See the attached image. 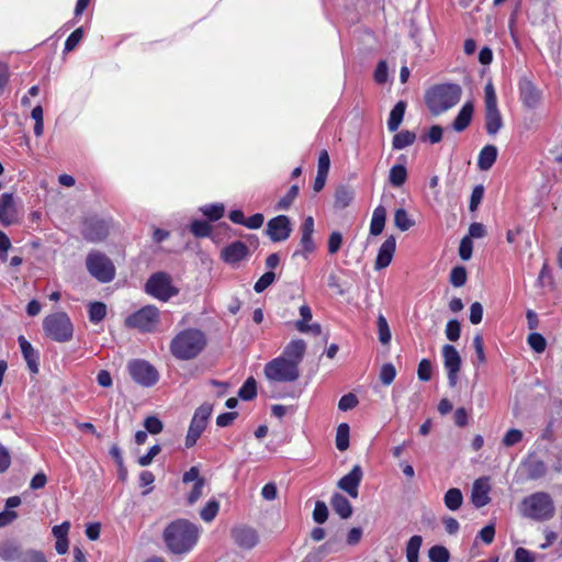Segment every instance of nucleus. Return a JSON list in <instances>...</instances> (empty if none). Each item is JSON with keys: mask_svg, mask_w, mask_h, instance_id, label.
Listing matches in <instances>:
<instances>
[{"mask_svg": "<svg viewBox=\"0 0 562 562\" xmlns=\"http://www.w3.org/2000/svg\"><path fill=\"white\" fill-rule=\"evenodd\" d=\"M200 529L187 519H177L164 530L162 539L167 549L177 555L187 554L196 546Z\"/></svg>", "mask_w": 562, "mask_h": 562, "instance_id": "obj_1", "label": "nucleus"}, {"mask_svg": "<svg viewBox=\"0 0 562 562\" xmlns=\"http://www.w3.org/2000/svg\"><path fill=\"white\" fill-rule=\"evenodd\" d=\"M207 345L205 333L199 328L180 330L171 339L170 353L178 360H192L199 357Z\"/></svg>", "mask_w": 562, "mask_h": 562, "instance_id": "obj_2", "label": "nucleus"}, {"mask_svg": "<svg viewBox=\"0 0 562 562\" xmlns=\"http://www.w3.org/2000/svg\"><path fill=\"white\" fill-rule=\"evenodd\" d=\"M461 94L462 89L459 85H440L427 93L426 103L434 115H439L453 108L460 101Z\"/></svg>", "mask_w": 562, "mask_h": 562, "instance_id": "obj_3", "label": "nucleus"}, {"mask_svg": "<svg viewBox=\"0 0 562 562\" xmlns=\"http://www.w3.org/2000/svg\"><path fill=\"white\" fill-rule=\"evenodd\" d=\"M519 512L533 520H548L554 514L553 501L548 493L537 492L521 501Z\"/></svg>", "mask_w": 562, "mask_h": 562, "instance_id": "obj_4", "label": "nucleus"}, {"mask_svg": "<svg viewBox=\"0 0 562 562\" xmlns=\"http://www.w3.org/2000/svg\"><path fill=\"white\" fill-rule=\"evenodd\" d=\"M45 334L55 341L65 342L72 337V324L68 315L57 312L46 316L43 321Z\"/></svg>", "mask_w": 562, "mask_h": 562, "instance_id": "obj_5", "label": "nucleus"}, {"mask_svg": "<svg viewBox=\"0 0 562 562\" xmlns=\"http://www.w3.org/2000/svg\"><path fill=\"white\" fill-rule=\"evenodd\" d=\"M263 373L267 380L274 383H291L300 376L299 368L280 356L266 363Z\"/></svg>", "mask_w": 562, "mask_h": 562, "instance_id": "obj_6", "label": "nucleus"}, {"mask_svg": "<svg viewBox=\"0 0 562 562\" xmlns=\"http://www.w3.org/2000/svg\"><path fill=\"white\" fill-rule=\"evenodd\" d=\"M160 322L159 310L154 305H147L125 318V326L139 331H154Z\"/></svg>", "mask_w": 562, "mask_h": 562, "instance_id": "obj_7", "label": "nucleus"}, {"mask_svg": "<svg viewBox=\"0 0 562 562\" xmlns=\"http://www.w3.org/2000/svg\"><path fill=\"white\" fill-rule=\"evenodd\" d=\"M485 128L487 134L495 135L503 126L501 112L497 108V98L494 86L488 82L484 88Z\"/></svg>", "mask_w": 562, "mask_h": 562, "instance_id": "obj_8", "label": "nucleus"}, {"mask_svg": "<svg viewBox=\"0 0 562 562\" xmlns=\"http://www.w3.org/2000/svg\"><path fill=\"white\" fill-rule=\"evenodd\" d=\"M86 266L89 273L100 282H110L115 276V268L112 261L99 251L88 255Z\"/></svg>", "mask_w": 562, "mask_h": 562, "instance_id": "obj_9", "label": "nucleus"}, {"mask_svg": "<svg viewBox=\"0 0 562 562\" xmlns=\"http://www.w3.org/2000/svg\"><path fill=\"white\" fill-rule=\"evenodd\" d=\"M127 371L134 382L150 387L159 380V373L148 361L142 359H133L127 363Z\"/></svg>", "mask_w": 562, "mask_h": 562, "instance_id": "obj_10", "label": "nucleus"}, {"mask_svg": "<svg viewBox=\"0 0 562 562\" xmlns=\"http://www.w3.org/2000/svg\"><path fill=\"white\" fill-rule=\"evenodd\" d=\"M212 405L207 403H204L196 408L186 436L187 448H191L196 443L198 439L201 437L207 425V420L212 414Z\"/></svg>", "mask_w": 562, "mask_h": 562, "instance_id": "obj_11", "label": "nucleus"}, {"mask_svg": "<svg viewBox=\"0 0 562 562\" xmlns=\"http://www.w3.org/2000/svg\"><path fill=\"white\" fill-rule=\"evenodd\" d=\"M146 292L151 296L166 302L170 297L175 296L178 293V290L172 286L168 274L158 272L148 279L146 283Z\"/></svg>", "mask_w": 562, "mask_h": 562, "instance_id": "obj_12", "label": "nucleus"}, {"mask_svg": "<svg viewBox=\"0 0 562 562\" xmlns=\"http://www.w3.org/2000/svg\"><path fill=\"white\" fill-rule=\"evenodd\" d=\"M443 366L448 373V382L451 387L458 384V373L461 368V357L452 345L442 347Z\"/></svg>", "mask_w": 562, "mask_h": 562, "instance_id": "obj_13", "label": "nucleus"}, {"mask_svg": "<svg viewBox=\"0 0 562 562\" xmlns=\"http://www.w3.org/2000/svg\"><path fill=\"white\" fill-rule=\"evenodd\" d=\"M266 232L269 238L274 243L286 240L292 232L289 217L278 215L271 218L267 224Z\"/></svg>", "mask_w": 562, "mask_h": 562, "instance_id": "obj_14", "label": "nucleus"}, {"mask_svg": "<svg viewBox=\"0 0 562 562\" xmlns=\"http://www.w3.org/2000/svg\"><path fill=\"white\" fill-rule=\"evenodd\" d=\"M231 533L235 544L244 550L255 548L259 541L257 530L246 525L235 526Z\"/></svg>", "mask_w": 562, "mask_h": 562, "instance_id": "obj_15", "label": "nucleus"}, {"mask_svg": "<svg viewBox=\"0 0 562 562\" xmlns=\"http://www.w3.org/2000/svg\"><path fill=\"white\" fill-rule=\"evenodd\" d=\"M520 100L528 109H536L542 100L541 91L528 79L524 78L519 82Z\"/></svg>", "mask_w": 562, "mask_h": 562, "instance_id": "obj_16", "label": "nucleus"}, {"mask_svg": "<svg viewBox=\"0 0 562 562\" xmlns=\"http://www.w3.org/2000/svg\"><path fill=\"white\" fill-rule=\"evenodd\" d=\"M362 476L363 472L361 467L359 464H356L348 474H346L338 481L337 485L349 496L356 498L358 497V488L362 480Z\"/></svg>", "mask_w": 562, "mask_h": 562, "instance_id": "obj_17", "label": "nucleus"}, {"mask_svg": "<svg viewBox=\"0 0 562 562\" xmlns=\"http://www.w3.org/2000/svg\"><path fill=\"white\" fill-rule=\"evenodd\" d=\"M19 221V212L11 193H3L0 196V223L4 226L12 225Z\"/></svg>", "mask_w": 562, "mask_h": 562, "instance_id": "obj_18", "label": "nucleus"}, {"mask_svg": "<svg viewBox=\"0 0 562 562\" xmlns=\"http://www.w3.org/2000/svg\"><path fill=\"white\" fill-rule=\"evenodd\" d=\"M491 492L490 479L486 476L480 477L474 481L471 491V501L473 505L481 508L491 502L488 496Z\"/></svg>", "mask_w": 562, "mask_h": 562, "instance_id": "obj_19", "label": "nucleus"}, {"mask_svg": "<svg viewBox=\"0 0 562 562\" xmlns=\"http://www.w3.org/2000/svg\"><path fill=\"white\" fill-rule=\"evenodd\" d=\"M248 256L249 249L241 241H234L221 251V258L228 265H236Z\"/></svg>", "mask_w": 562, "mask_h": 562, "instance_id": "obj_20", "label": "nucleus"}, {"mask_svg": "<svg viewBox=\"0 0 562 562\" xmlns=\"http://www.w3.org/2000/svg\"><path fill=\"white\" fill-rule=\"evenodd\" d=\"M109 234L108 223L102 220H89L83 227V236L90 241H101Z\"/></svg>", "mask_w": 562, "mask_h": 562, "instance_id": "obj_21", "label": "nucleus"}, {"mask_svg": "<svg viewBox=\"0 0 562 562\" xmlns=\"http://www.w3.org/2000/svg\"><path fill=\"white\" fill-rule=\"evenodd\" d=\"M305 351V341L303 339H293L284 347L280 357H283L289 362L295 364V368H299V364L304 358Z\"/></svg>", "mask_w": 562, "mask_h": 562, "instance_id": "obj_22", "label": "nucleus"}, {"mask_svg": "<svg viewBox=\"0 0 562 562\" xmlns=\"http://www.w3.org/2000/svg\"><path fill=\"white\" fill-rule=\"evenodd\" d=\"M300 316L301 319L295 322V328L303 334H312L314 336H318L322 334V327L319 324H308L312 319V310L308 305H302L300 307Z\"/></svg>", "mask_w": 562, "mask_h": 562, "instance_id": "obj_23", "label": "nucleus"}, {"mask_svg": "<svg viewBox=\"0 0 562 562\" xmlns=\"http://www.w3.org/2000/svg\"><path fill=\"white\" fill-rule=\"evenodd\" d=\"M395 248H396L395 237L389 236L383 241V244L381 245V247L379 249V252H378V256L375 259V263H374L375 270L384 269L391 263L393 255L395 252Z\"/></svg>", "mask_w": 562, "mask_h": 562, "instance_id": "obj_24", "label": "nucleus"}, {"mask_svg": "<svg viewBox=\"0 0 562 562\" xmlns=\"http://www.w3.org/2000/svg\"><path fill=\"white\" fill-rule=\"evenodd\" d=\"M314 220L307 216L301 225V240L300 245L304 256L312 254L315 250V243L313 240Z\"/></svg>", "mask_w": 562, "mask_h": 562, "instance_id": "obj_25", "label": "nucleus"}, {"mask_svg": "<svg viewBox=\"0 0 562 562\" xmlns=\"http://www.w3.org/2000/svg\"><path fill=\"white\" fill-rule=\"evenodd\" d=\"M521 467L527 474L529 480H538L546 475L547 465L546 463L537 458L535 454H530L522 463Z\"/></svg>", "mask_w": 562, "mask_h": 562, "instance_id": "obj_26", "label": "nucleus"}, {"mask_svg": "<svg viewBox=\"0 0 562 562\" xmlns=\"http://www.w3.org/2000/svg\"><path fill=\"white\" fill-rule=\"evenodd\" d=\"M19 345L23 355V358L25 359L29 369L33 373L38 372V353L34 350L32 345L23 337H19Z\"/></svg>", "mask_w": 562, "mask_h": 562, "instance_id": "obj_27", "label": "nucleus"}, {"mask_svg": "<svg viewBox=\"0 0 562 562\" xmlns=\"http://www.w3.org/2000/svg\"><path fill=\"white\" fill-rule=\"evenodd\" d=\"M497 158V148L494 145L484 146L477 157V167L486 171L492 168Z\"/></svg>", "mask_w": 562, "mask_h": 562, "instance_id": "obj_28", "label": "nucleus"}, {"mask_svg": "<svg viewBox=\"0 0 562 562\" xmlns=\"http://www.w3.org/2000/svg\"><path fill=\"white\" fill-rule=\"evenodd\" d=\"M386 210L384 206L379 205L373 210L372 218L370 223V234L373 236L380 235L385 225Z\"/></svg>", "mask_w": 562, "mask_h": 562, "instance_id": "obj_29", "label": "nucleus"}, {"mask_svg": "<svg viewBox=\"0 0 562 562\" xmlns=\"http://www.w3.org/2000/svg\"><path fill=\"white\" fill-rule=\"evenodd\" d=\"M473 115V105L471 103H465L461 110L459 111L457 117L453 121L452 127L457 132H462L465 130L471 123Z\"/></svg>", "mask_w": 562, "mask_h": 562, "instance_id": "obj_30", "label": "nucleus"}, {"mask_svg": "<svg viewBox=\"0 0 562 562\" xmlns=\"http://www.w3.org/2000/svg\"><path fill=\"white\" fill-rule=\"evenodd\" d=\"M331 506L334 510L342 518L347 519L352 514V506L350 502L341 494H334L331 497Z\"/></svg>", "mask_w": 562, "mask_h": 562, "instance_id": "obj_31", "label": "nucleus"}, {"mask_svg": "<svg viewBox=\"0 0 562 562\" xmlns=\"http://www.w3.org/2000/svg\"><path fill=\"white\" fill-rule=\"evenodd\" d=\"M405 109L406 103L404 101H398L391 110L387 120V127L391 132H395L401 125L404 117Z\"/></svg>", "mask_w": 562, "mask_h": 562, "instance_id": "obj_32", "label": "nucleus"}, {"mask_svg": "<svg viewBox=\"0 0 562 562\" xmlns=\"http://www.w3.org/2000/svg\"><path fill=\"white\" fill-rule=\"evenodd\" d=\"M23 552L24 551L12 542H3L0 546V558L5 562H19Z\"/></svg>", "mask_w": 562, "mask_h": 562, "instance_id": "obj_33", "label": "nucleus"}, {"mask_svg": "<svg viewBox=\"0 0 562 562\" xmlns=\"http://www.w3.org/2000/svg\"><path fill=\"white\" fill-rule=\"evenodd\" d=\"M445 505L450 510H458L463 503V495L459 488H449L443 496Z\"/></svg>", "mask_w": 562, "mask_h": 562, "instance_id": "obj_34", "label": "nucleus"}, {"mask_svg": "<svg viewBox=\"0 0 562 562\" xmlns=\"http://www.w3.org/2000/svg\"><path fill=\"white\" fill-rule=\"evenodd\" d=\"M407 179V170L404 165H394L390 169L389 181L393 187H402Z\"/></svg>", "mask_w": 562, "mask_h": 562, "instance_id": "obj_35", "label": "nucleus"}, {"mask_svg": "<svg viewBox=\"0 0 562 562\" xmlns=\"http://www.w3.org/2000/svg\"><path fill=\"white\" fill-rule=\"evenodd\" d=\"M355 193L351 189L340 187L335 193V206L338 209L347 207L353 200Z\"/></svg>", "mask_w": 562, "mask_h": 562, "instance_id": "obj_36", "label": "nucleus"}, {"mask_svg": "<svg viewBox=\"0 0 562 562\" xmlns=\"http://www.w3.org/2000/svg\"><path fill=\"white\" fill-rule=\"evenodd\" d=\"M200 212L206 216L210 221H217L223 217L225 206L222 203L203 205L200 207Z\"/></svg>", "mask_w": 562, "mask_h": 562, "instance_id": "obj_37", "label": "nucleus"}, {"mask_svg": "<svg viewBox=\"0 0 562 562\" xmlns=\"http://www.w3.org/2000/svg\"><path fill=\"white\" fill-rule=\"evenodd\" d=\"M349 425L346 423L340 424L336 431V447L339 451H345L349 447Z\"/></svg>", "mask_w": 562, "mask_h": 562, "instance_id": "obj_38", "label": "nucleus"}, {"mask_svg": "<svg viewBox=\"0 0 562 562\" xmlns=\"http://www.w3.org/2000/svg\"><path fill=\"white\" fill-rule=\"evenodd\" d=\"M416 139V135L409 131H402L394 135L393 137V147L395 149H403L409 145H412Z\"/></svg>", "mask_w": 562, "mask_h": 562, "instance_id": "obj_39", "label": "nucleus"}, {"mask_svg": "<svg viewBox=\"0 0 562 562\" xmlns=\"http://www.w3.org/2000/svg\"><path fill=\"white\" fill-rule=\"evenodd\" d=\"M257 395V383L252 376H249L238 391V396L244 401H250Z\"/></svg>", "mask_w": 562, "mask_h": 562, "instance_id": "obj_40", "label": "nucleus"}, {"mask_svg": "<svg viewBox=\"0 0 562 562\" xmlns=\"http://www.w3.org/2000/svg\"><path fill=\"white\" fill-rule=\"evenodd\" d=\"M394 225L402 232H405L414 225V221L409 218L404 209H397L394 213Z\"/></svg>", "mask_w": 562, "mask_h": 562, "instance_id": "obj_41", "label": "nucleus"}, {"mask_svg": "<svg viewBox=\"0 0 562 562\" xmlns=\"http://www.w3.org/2000/svg\"><path fill=\"white\" fill-rule=\"evenodd\" d=\"M378 333H379V340L382 345H389L391 341V330L387 324L386 318L380 314L378 317Z\"/></svg>", "mask_w": 562, "mask_h": 562, "instance_id": "obj_42", "label": "nucleus"}, {"mask_svg": "<svg viewBox=\"0 0 562 562\" xmlns=\"http://www.w3.org/2000/svg\"><path fill=\"white\" fill-rule=\"evenodd\" d=\"M106 315V306L101 302H93L89 306V319L92 323L101 322Z\"/></svg>", "mask_w": 562, "mask_h": 562, "instance_id": "obj_43", "label": "nucleus"}, {"mask_svg": "<svg viewBox=\"0 0 562 562\" xmlns=\"http://www.w3.org/2000/svg\"><path fill=\"white\" fill-rule=\"evenodd\" d=\"M191 233L198 237H207L212 232V226L205 221L195 220L190 225Z\"/></svg>", "mask_w": 562, "mask_h": 562, "instance_id": "obj_44", "label": "nucleus"}, {"mask_svg": "<svg viewBox=\"0 0 562 562\" xmlns=\"http://www.w3.org/2000/svg\"><path fill=\"white\" fill-rule=\"evenodd\" d=\"M428 557L431 562H449L450 553L442 546H434L429 549Z\"/></svg>", "mask_w": 562, "mask_h": 562, "instance_id": "obj_45", "label": "nucleus"}, {"mask_svg": "<svg viewBox=\"0 0 562 562\" xmlns=\"http://www.w3.org/2000/svg\"><path fill=\"white\" fill-rule=\"evenodd\" d=\"M218 509H220V504L217 501H215V499L209 501L200 513L201 518L204 521L210 522L216 517Z\"/></svg>", "mask_w": 562, "mask_h": 562, "instance_id": "obj_46", "label": "nucleus"}, {"mask_svg": "<svg viewBox=\"0 0 562 562\" xmlns=\"http://www.w3.org/2000/svg\"><path fill=\"white\" fill-rule=\"evenodd\" d=\"M297 194H299V186L293 184L290 188V190L288 191V193L278 201L277 209L278 210H288L291 206V204L293 203V201L295 200V198L297 196Z\"/></svg>", "mask_w": 562, "mask_h": 562, "instance_id": "obj_47", "label": "nucleus"}, {"mask_svg": "<svg viewBox=\"0 0 562 562\" xmlns=\"http://www.w3.org/2000/svg\"><path fill=\"white\" fill-rule=\"evenodd\" d=\"M530 348L536 352H543L547 347L544 337L539 333H531L527 339Z\"/></svg>", "mask_w": 562, "mask_h": 562, "instance_id": "obj_48", "label": "nucleus"}, {"mask_svg": "<svg viewBox=\"0 0 562 562\" xmlns=\"http://www.w3.org/2000/svg\"><path fill=\"white\" fill-rule=\"evenodd\" d=\"M450 282L453 286H462L467 282V270L464 267H454L450 273Z\"/></svg>", "mask_w": 562, "mask_h": 562, "instance_id": "obj_49", "label": "nucleus"}, {"mask_svg": "<svg viewBox=\"0 0 562 562\" xmlns=\"http://www.w3.org/2000/svg\"><path fill=\"white\" fill-rule=\"evenodd\" d=\"M396 376V369L392 363H384L380 371V380L383 385H390Z\"/></svg>", "mask_w": 562, "mask_h": 562, "instance_id": "obj_50", "label": "nucleus"}, {"mask_svg": "<svg viewBox=\"0 0 562 562\" xmlns=\"http://www.w3.org/2000/svg\"><path fill=\"white\" fill-rule=\"evenodd\" d=\"M524 434L521 430L512 428L503 437L502 443L505 447H513L522 440Z\"/></svg>", "mask_w": 562, "mask_h": 562, "instance_id": "obj_51", "label": "nucleus"}, {"mask_svg": "<svg viewBox=\"0 0 562 562\" xmlns=\"http://www.w3.org/2000/svg\"><path fill=\"white\" fill-rule=\"evenodd\" d=\"M274 279L276 274L272 271H268L265 274H262L254 285L255 292H263L268 286H270L274 282Z\"/></svg>", "mask_w": 562, "mask_h": 562, "instance_id": "obj_52", "label": "nucleus"}, {"mask_svg": "<svg viewBox=\"0 0 562 562\" xmlns=\"http://www.w3.org/2000/svg\"><path fill=\"white\" fill-rule=\"evenodd\" d=\"M328 518V509L324 502L317 501L313 512V519L317 524H324Z\"/></svg>", "mask_w": 562, "mask_h": 562, "instance_id": "obj_53", "label": "nucleus"}, {"mask_svg": "<svg viewBox=\"0 0 562 562\" xmlns=\"http://www.w3.org/2000/svg\"><path fill=\"white\" fill-rule=\"evenodd\" d=\"M205 486V480H198L194 483L192 491L189 493L187 502L189 505L195 504L203 495V488Z\"/></svg>", "mask_w": 562, "mask_h": 562, "instance_id": "obj_54", "label": "nucleus"}, {"mask_svg": "<svg viewBox=\"0 0 562 562\" xmlns=\"http://www.w3.org/2000/svg\"><path fill=\"white\" fill-rule=\"evenodd\" d=\"M359 401L357 396L352 393L345 394L340 397L338 402V408L342 412L352 409L358 405Z\"/></svg>", "mask_w": 562, "mask_h": 562, "instance_id": "obj_55", "label": "nucleus"}, {"mask_svg": "<svg viewBox=\"0 0 562 562\" xmlns=\"http://www.w3.org/2000/svg\"><path fill=\"white\" fill-rule=\"evenodd\" d=\"M144 427L147 432L153 435H157L162 431L164 425L159 418L156 416H149L144 422Z\"/></svg>", "mask_w": 562, "mask_h": 562, "instance_id": "obj_56", "label": "nucleus"}, {"mask_svg": "<svg viewBox=\"0 0 562 562\" xmlns=\"http://www.w3.org/2000/svg\"><path fill=\"white\" fill-rule=\"evenodd\" d=\"M19 562H47L43 552L37 550H26L20 557Z\"/></svg>", "mask_w": 562, "mask_h": 562, "instance_id": "obj_57", "label": "nucleus"}, {"mask_svg": "<svg viewBox=\"0 0 562 562\" xmlns=\"http://www.w3.org/2000/svg\"><path fill=\"white\" fill-rule=\"evenodd\" d=\"M460 323L457 319H451L446 326V336L450 341H457L460 338Z\"/></svg>", "mask_w": 562, "mask_h": 562, "instance_id": "obj_58", "label": "nucleus"}, {"mask_svg": "<svg viewBox=\"0 0 562 562\" xmlns=\"http://www.w3.org/2000/svg\"><path fill=\"white\" fill-rule=\"evenodd\" d=\"M431 362L428 359H423L417 369L418 379L422 381H429L431 379Z\"/></svg>", "mask_w": 562, "mask_h": 562, "instance_id": "obj_59", "label": "nucleus"}, {"mask_svg": "<svg viewBox=\"0 0 562 562\" xmlns=\"http://www.w3.org/2000/svg\"><path fill=\"white\" fill-rule=\"evenodd\" d=\"M342 245V235L339 232H333L328 238V252L335 255L339 251Z\"/></svg>", "mask_w": 562, "mask_h": 562, "instance_id": "obj_60", "label": "nucleus"}, {"mask_svg": "<svg viewBox=\"0 0 562 562\" xmlns=\"http://www.w3.org/2000/svg\"><path fill=\"white\" fill-rule=\"evenodd\" d=\"M83 31L81 27L75 30L66 40L65 52H71L77 44L82 40Z\"/></svg>", "mask_w": 562, "mask_h": 562, "instance_id": "obj_61", "label": "nucleus"}, {"mask_svg": "<svg viewBox=\"0 0 562 562\" xmlns=\"http://www.w3.org/2000/svg\"><path fill=\"white\" fill-rule=\"evenodd\" d=\"M473 244L470 237H463L459 246V256L462 260H469L472 256Z\"/></svg>", "mask_w": 562, "mask_h": 562, "instance_id": "obj_62", "label": "nucleus"}, {"mask_svg": "<svg viewBox=\"0 0 562 562\" xmlns=\"http://www.w3.org/2000/svg\"><path fill=\"white\" fill-rule=\"evenodd\" d=\"M422 543L423 538L420 536L411 537L406 546V555H419Z\"/></svg>", "mask_w": 562, "mask_h": 562, "instance_id": "obj_63", "label": "nucleus"}, {"mask_svg": "<svg viewBox=\"0 0 562 562\" xmlns=\"http://www.w3.org/2000/svg\"><path fill=\"white\" fill-rule=\"evenodd\" d=\"M514 562H535V558L527 549L518 548L515 551Z\"/></svg>", "mask_w": 562, "mask_h": 562, "instance_id": "obj_64", "label": "nucleus"}]
</instances>
